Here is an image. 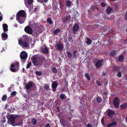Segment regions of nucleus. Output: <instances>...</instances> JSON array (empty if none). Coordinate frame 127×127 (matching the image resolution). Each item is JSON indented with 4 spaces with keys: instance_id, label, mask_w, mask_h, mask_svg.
I'll return each instance as SVG.
<instances>
[{
    "instance_id": "nucleus-1",
    "label": "nucleus",
    "mask_w": 127,
    "mask_h": 127,
    "mask_svg": "<svg viewBox=\"0 0 127 127\" xmlns=\"http://www.w3.org/2000/svg\"><path fill=\"white\" fill-rule=\"evenodd\" d=\"M26 14L23 10H20L16 16V19L20 24L23 23L26 20Z\"/></svg>"
},
{
    "instance_id": "nucleus-2",
    "label": "nucleus",
    "mask_w": 127,
    "mask_h": 127,
    "mask_svg": "<svg viewBox=\"0 0 127 127\" xmlns=\"http://www.w3.org/2000/svg\"><path fill=\"white\" fill-rule=\"evenodd\" d=\"M23 41L21 39L18 40L19 43L23 48H28L29 44V38L27 36L24 35L23 37Z\"/></svg>"
},
{
    "instance_id": "nucleus-3",
    "label": "nucleus",
    "mask_w": 127,
    "mask_h": 127,
    "mask_svg": "<svg viewBox=\"0 0 127 127\" xmlns=\"http://www.w3.org/2000/svg\"><path fill=\"white\" fill-rule=\"evenodd\" d=\"M18 117V115L15 114H11L7 116L8 123L11 125H13L15 120Z\"/></svg>"
},
{
    "instance_id": "nucleus-4",
    "label": "nucleus",
    "mask_w": 127,
    "mask_h": 127,
    "mask_svg": "<svg viewBox=\"0 0 127 127\" xmlns=\"http://www.w3.org/2000/svg\"><path fill=\"white\" fill-rule=\"evenodd\" d=\"M33 2V0H24V3L27 7L29 8V11L30 12L32 9L33 8L32 4Z\"/></svg>"
},
{
    "instance_id": "nucleus-5",
    "label": "nucleus",
    "mask_w": 127,
    "mask_h": 127,
    "mask_svg": "<svg viewBox=\"0 0 127 127\" xmlns=\"http://www.w3.org/2000/svg\"><path fill=\"white\" fill-rule=\"evenodd\" d=\"M45 61V60L43 59L42 60H39L36 58L34 57L33 60H32V62L34 65H42L43 62Z\"/></svg>"
},
{
    "instance_id": "nucleus-6",
    "label": "nucleus",
    "mask_w": 127,
    "mask_h": 127,
    "mask_svg": "<svg viewBox=\"0 0 127 127\" xmlns=\"http://www.w3.org/2000/svg\"><path fill=\"white\" fill-rule=\"evenodd\" d=\"M19 63L18 62H16L11 65L10 69L12 72H16L19 70Z\"/></svg>"
},
{
    "instance_id": "nucleus-7",
    "label": "nucleus",
    "mask_w": 127,
    "mask_h": 127,
    "mask_svg": "<svg viewBox=\"0 0 127 127\" xmlns=\"http://www.w3.org/2000/svg\"><path fill=\"white\" fill-rule=\"evenodd\" d=\"M27 53L25 51H23L21 52L20 55V56L21 59H25L27 57Z\"/></svg>"
},
{
    "instance_id": "nucleus-8",
    "label": "nucleus",
    "mask_w": 127,
    "mask_h": 127,
    "mask_svg": "<svg viewBox=\"0 0 127 127\" xmlns=\"http://www.w3.org/2000/svg\"><path fill=\"white\" fill-rule=\"evenodd\" d=\"M119 100L118 97H116L114 99L113 103L115 107L118 108L119 107Z\"/></svg>"
},
{
    "instance_id": "nucleus-9",
    "label": "nucleus",
    "mask_w": 127,
    "mask_h": 127,
    "mask_svg": "<svg viewBox=\"0 0 127 127\" xmlns=\"http://www.w3.org/2000/svg\"><path fill=\"white\" fill-rule=\"evenodd\" d=\"M25 31L26 32L29 34L32 33L33 32L32 29L29 26L26 27L25 29Z\"/></svg>"
},
{
    "instance_id": "nucleus-10",
    "label": "nucleus",
    "mask_w": 127,
    "mask_h": 127,
    "mask_svg": "<svg viewBox=\"0 0 127 127\" xmlns=\"http://www.w3.org/2000/svg\"><path fill=\"white\" fill-rule=\"evenodd\" d=\"M79 29V25L77 24L75 25L72 29V32L74 34H75Z\"/></svg>"
},
{
    "instance_id": "nucleus-11",
    "label": "nucleus",
    "mask_w": 127,
    "mask_h": 127,
    "mask_svg": "<svg viewBox=\"0 0 127 127\" xmlns=\"http://www.w3.org/2000/svg\"><path fill=\"white\" fill-rule=\"evenodd\" d=\"M58 86V84L55 81L52 84V90L54 91L56 90V88Z\"/></svg>"
},
{
    "instance_id": "nucleus-12",
    "label": "nucleus",
    "mask_w": 127,
    "mask_h": 127,
    "mask_svg": "<svg viewBox=\"0 0 127 127\" xmlns=\"http://www.w3.org/2000/svg\"><path fill=\"white\" fill-rule=\"evenodd\" d=\"M103 61L101 60L98 61L95 64V66L97 68L101 67L103 64Z\"/></svg>"
},
{
    "instance_id": "nucleus-13",
    "label": "nucleus",
    "mask_w": 127,
    "mask_h": 127,
    "mask_svg": "<svg viewBox=\"0 0 127 127\" xmlns=\"http://www.w3.org/2000/svg\"><path fill=\"white\" fill-rule=\"evenodd\" d=\"M55 47L58 49L60 50L63 48V45L61 43L57 44L55 45Z\"/></svg>"
},
{
    "instance_id": "nucleus-14",
    "label": "nucleus",
    "mask_w": 127,
    "mask_h": 127,
    "mask_svg": "<svg viewBox=\"0 0 127 127\" xmlns=\"http://www.w3.org/2000/svg\"><path fill=\"white\" fill-rule=\"evenodd\" d=\"M2 39L3 40H6L8 38V35L6 33L3 32L1 34Z\"/></svg>"
},
{
    "instance_id": "nucleus-15",
    "label": "nucleus",
    "mask_w": 127,
    "mask_h": 127,
    "mask_svg": "<svg viewBox=\"0 0 127 127\" xmlns=\"http://www.w3.org/2000/svg\"><path fill=\"white\" fill-rule=\"evenodd\" d=\"M41 50L43 53H47L48 52V49L45 45L41 47Z\"/></svg>"
},
{
    "instance_id": "nucleus-16",
    "label": "nucleus",
    "mask_w": 127,
    "mask_h": 127,
    "mask_svg": "<svg viewBox=\"0 0 127 127\" xmlns=\"http://www.w3.org/2000/svg\"><path fill=\"white\" fill-rule=\"evenodd\" d=\"M117 123L115 122H113L109 124L107 126V127H113L117 126Z\"/></svg>"
},
{
    "instance_id": "nucleus-17",
    "label": "nucleus",
    "mask_w": 127,
    "mask_h": 127,
    "mask_svg": "<svg viewBox=\"0 0 127 127\" xmlns=\"http://www.w3.org/2000/svg\"><path fill=\"white\" fill-rule=\"evenodd\" d=\"M32 84L31 82H29L28 84L25 85V87L27 89H30L31 87Z\"/></svg>"
},
{
    "instance_id": "nucleus-18",
    "label": "nucleus",
    "mask_w": 127,
    "mask_h": 127,
    "mask_svg": "<svg viewBox=\"0 0 127 127\" xmlns=\"http://www.w3.org/2000/svg\"><path fill=\"white\" fill-rule=\"evenodd\" d=\"M2 27L3 28V30L4 32H6L8 31V26L6 24H3L2 25Z\"/></svg>"
},
{
    "instance_id": "nucleus-19",
    "label": "nucleus",
    "mask_w": 127,
    "mask_h": 127,
    "mask_svg": "<svg viewBox=\"0 0 127 127\" xmlns=\"http://www.w3.org/2000/svg\"><path fill=\"white\" fill-rule=\"evenodd\" d=\"M114 111H112L110 110L108 112V115L110 117H112V115L114 114Z\"/></svg>"
},
{
    "instance_id": "nucleus-20",
    "label": "nucleus",
    "mask_w": 127,
    "mask_h": 127,
    "mask_svg": "<svg viewBox=\"0 0 127 127\" xmlns=\"http://www.w3.org/2000/svg\"><path fill=\"white\" fill-rule=\"evenodd\" d=\"M127 107V103H125L123 104H122L120 107L121 109H124L126 108Z\"/></svg>"
},
{
    "instance_id": "nucleus-21",
    "label": "nucleus",
    "mask_w": 127,
    "mask_h": 127,
    "mask_svg": "<svg viewBox=\"0 0 127 127\" xmlns=\"http://www.w3.org/2000/svg\"><path fill=\"white\" fill-rule=\"evenodd\" d=\"M70 124L69 123H66L65 122H63L61 123V125L63 126H68Z\"/></svg>"
},
{
    "instance_id": "nucleus-22",
    "label": "nucleus",
    "mask_w": 127,
    "mask_h": 127,
    "mask_svg": "<svg viewBox=\"0 0 127 127\" xmlns=\"http://www.w3.org/2000/svg\"><path fill=\"white\" fill-rule=\"evenodd\" d=\"M86 42L88 44H90L92 43V41L90 38H87V41H86Z\"/></svg>"
},
{
    "instance_id": "nucleus-23",
    "label": "nucleus",
    "mask_w": 127,
    "mask_h": 127,
    "mask_svg": "<svg viewBox=\"0 0 127 127\" xmlns=\"http://www.w3.org/2000/svg\"><path fill=\"white\" fill-rule=\"evenodd\" d=\"M85 76L86 77L87 79L89 81L91 80V79L90 77V76H89V75L88 73H85Z\"/></svg>"
},
{
    "instance_id": "nucleus-24",
    "label": "nucleus",
    "mask_w": 127,
    "mask_h": 127,
    "mask_svg": "<svg viewBox=\"0 0 127 127\" xmlns=\"http://www.w3.org/2000/svg\"><path fill=\"white\" fill-rule=\"evenodd\" d=\"M119 60L120 62H122L124 60V57L122 55L120 56L119 57Z\"/></svg>"
},
{
    "instance_id": "nucleus-25",
    "label": "nucleus",
    "mask_w": 127,
    "mask_h": 127,
    "mask_svg": "<svg viewBox=\"0 0 127 127\" xmlns=\"http://www.w3.org/2000/svg\"><path fill=\"white\" fill-rule=\"evenodd\" d=\"M5 117L4 116L2 117L1 118V120L2 123H4L6 122Z\"/></svg>"
},
{
    "instance_id": "nucleus-26",
    "label": "nucleus",
    "mask_w": 127,
    "mask_h": 127,
    "mask_svg": "<svg viewBox=\"0 0 127 127\" xmlns=\"http://www.w3.org/2000/svg\"><path fill=\"white\" fill-rule=\"evenodd\" d=\"M91 7L92 9H93L95 11H97L98 10V8L95 6H92Z\"/></svg>"
},
{
    "instance_id": "nucleus-27",
    "label": "nucleus",
    "mask_w": 127,
    "mask_h": 127,
    "mask_svg": "<svg viewBox=\"0 0 127 127\" xmlns=\"http://www.w3.org/2000/svg\"><path fill=\"white\" fill-rule=\"evenodd\" d=\"M60 97L62 99H64L66 97L65 95L62 94L60 95Z\"/></svg>"
},
{
    "instance_id": "nucleus-28",
    "label": "nucleus",
    "mask_w": 127,
    "mask_h": 127,
    "mask_svg": "<svg viewBox=\"0 0 127 127\" xmlns=\"http://www.w3.org/2000/svg\"><path fill=\"white\" fill-rule=\"evenodd\" d=\"M7 98V96L6 95H4L3 96L2 98V101H5L6 100Z\"/></svg>"
},
{
    "instance_id": "nucleus-29",
    "label": "nucleus",
    "mask_w": 127,
    "mask_h": 127,
    "mask_svg": "<svg viewBox=\"0 0 127 127\" xmlns=\"http://www.w3.org/2000/svg\"><path fill=\"white\" fill-rule=\"evenodd\" d=\"M112 10V9L110 7L108 8L106 10L107 13L108 14H109Z\"/></svg>"
},
{
    "instance_id": "nucleus-30",
    "label": "nucleus",
    "mask_w": 127,
    "mask_h": 127,
    "mask_svg": "<svg viewBox=\"0 0 127 127\" xmlns=\"http://www.w3.org/2000/svg\"><path fill=\"white\" fill-rule=\"evenodd\" d=\"M96 100L97 101L98 103L102 101V99L99 96H98L97 97Z\"/></svg>"
},
{
    "instance_id": "nucleus-31",
    "label": "nucleus",
    "mask_w": 127,
    "mask_h": 127,
    "mask_svg": "<svg viewBox=\"0 0 127 127\" xmlns=\"http://www.w3.org/2000/svg\"><path fill=\"white\" fill-rule=\"evenodd\" d=\"M16 94V92L15 91H14L12 92L10 94L11 96L12 97L13 96L15 95Z\"/></svg>"
},
{
    "instance_id": "nucleus-32",
    "label": "nucleus",
    "mask_w": 127,
    "mask_h": 127,
    "mask_svg": "<svg viewBox=\"0 0 127 127\" xmlns=\"http://www.w3.org/2000/svg\"><path fill=\"white\" fill-rule=\"evenodd\" d=\"M32 123L33 125H35L36 124V120L35 118L33 119L32 121Z\"/></svg>"
},
{
    "instance_id": "nucleus-33",
    "label": "nucleus",
    "mask_w": 127,
    "mask_h": 127,
    "mask_svg": "<svg viewBox=\"0 0 127 127\" xmlns=\"http://www.w3.org/2000/svg\"><path fill=\"white\" fill-rule=\"evenodd\" d=\"M66 4L67 5V6H68V7H70L71 6V3H70V2L68 0H67L66 1Z\"/></svg>"
},
{
    "instance_id": "nucleus-34",
    "label": "nucleus",
    "mask_w": 127,
    "mask_h": 127,
    "mask_svg": "<svg viewBox=\"0 0 127 127\" xmlns=\"http://www.w3.org/2000/svg\"><path fill=\"white\" fill-rule=\"evenodd\" d=\"M47 22H49L50 24H52L53 23V22L51 20L50 18H48L47 19Z\"/></svg>"
},
{
    "instance_id": "nucleus-35",
    "label": "nucleus",
    "mask_w": 127,
    "mask_h": 127,
    "mask_svg": "<svg viewBox=\"0 0 127 127\" xmlns=\"http://www.w3.org/2000/svg\"><path fill=\"white\" fill-rule=\"evenodd\" d=\"M32 22L33 23V24H32L31 25H32L34 26H37L38 24L37 22L36 23L35 22H34L33 21H32Z\"/></svg>"
},
{
    "instance_id": "nucleus-36",
    "label": "nucleus",
    "mask_w": 127,
    "mask_h": 127,
    "mask_svg": "<svg viewBox=\"0 0 127 127\" xmlns=\"http://www.w3.org/2000/svg\"><path fill=\"white\" fill-rule=\"evenodd\" d=\"M60 31V30L59 29H57L54 31V33L55 34H56L59 32Z\"/></svg>"
},
{
    "instance_id": "nucleus-37",
    "label": "nucleus",
    "mask_w": 127,
    "mask_h": 127,
    "mask_svg": "<svg viewBox=\"0 0 127 127\" xmlns=\"http://www.w3.org/2000/svg\"><path fill=\"white\" fill-rule=\"evenodd\" d=\"M52 71L54 73H56L57 72V70L55 67H54L52 68Z\"/></svg>"
},
{
    "instance_id": "nucleus-38",
    "label": "nucleus",
    "mask_w": 127,
    "mask_h": 127,
    "mask_svg": "<svg viewBox=\"0 0 127 127\" xmlns=\"http://www.w3.org/2000/svg\"><path fill=\"white\" fill-rule=\"evenodd\" d=\"M67 55H68V57L70 58H71L72 56V55L69 52H67Z\"/></svg>"
},
{
    "instance_id": "nucleus-39",
    "label": "nucleus",
    "mask_w": 127,
    "mask_h": 127,
    "mask_svg": "<svg viewBox=\"0 0 127 127\" xmlns=\"http://www.w3.org/2000/svg\"><path fill=\"white\" fill-rule=\"evenodd\" d=\"M36 74L37 75L40 76L42 74L41 72L40 71H37L36 72Z\"/></svg>"
},
{
    "instance_id": "nucleus-40",
    "label": "nucleus",
    "mask_w": 127,
    "mask_h": 127,
    "mask_svg": "<svg viewBox=\"0 0 127 127\" xmlns=\"http://www.w3.org/2000/svg\"><path fill=\"white\" fill-rule=\"evenodd\" d=\"M34 11L35 12H36L38 11L39 10V7L37 6L35 7L34 9Z\"/></svg>"
},
{
    "instance_id": "nucleus-41",
    "label": "nucleus",
    "mask_w": 127,
    "mask_h": 127,
    "mask_svg": "<svg viewBox=\"0 0 127 127\" xmlns=\"http://www.w3.org/2000/svg\"><path fill=\"white\" fill-rule=\"evenodd\" d=\"M44 88L46 90H47L49 89V86L47 84L44 85Z\"/></svg>"
},
{
    "instance_id": "nucleus-42",
    "label": "nucleus",
    "mask_w": 127,
    "mask_h": 127,
    "mask_svg": "<svg viewBox=\"0 0 127 127\" xmlns=\"http://www.w3.org/2000/svg\"><path fill=\"white\" fill-rule=\"evenodd\" d=\"M31 63L29 62L27 65L26 66V68L28 69L31 66Z\"/></svg>"
},
{
    "instance_id": "nucleus-43",
    "label": "nucleus",
    "mask_w": 127,
    "mask_h": 127,
    "mask_svg": "<svg viewBox=\"0 0 127 127\" xmlns=\"http://www.w3.org/2000/svg\"><path fill=\"white\" fill-rule=\"evenodd\" d=\"M117 76L118 77H121L122 76V74L121 72H119L117 75Z\"/></svg>"
},
{
    "instance_id": "nucleus-44",
    "label": "nucleus",
    "mask_w": 127,
    "mask_h": 127,
    "mask_svg": "<svg viewBox=\"0 0 127 127\" xmlns=\"http://www.w3.org/2000/svg\"><path fill=\"white\" fill-rule=\"evenodd\" d=\"M72 39L73 38L72 37H70L68 39V41H71V42H73V40Z\"/></svg>"
},
{
    "instance_id": "nucleus-45",
    "label": "nucleus",
    "mask_w": 127,
    "mask_h": 127,
    "mask_svg": "<svg viewBox=\"0 0 127 127\" xmlns=\"http://www.w3.org/2000/svg\"><path fill=\"white\" fill-rule=\"evenodd\" d=\"M13 87V85H11V87L9 88H8V91L10 92L11 91V89Z\"/></svg>"
},
{
    "instance_id": "nucleus-46",
    "label": "nucleus",
    "mask_w": 127,
    "mask_h": 127,
    "mask_svg": "<svg viewBox=\"0 0 127 127\" xmlns=\"http://www.w3.org/2000/svg\"><path fill=\"white\" fill-rule=\"evenodd\" d=\"M73 56L74 58H76V55L75 53H73Z\"/></svg>"
},
{
    "instance_id": "nucleus-47",
    "label": "nucleus",
    "mask_w": 127,
    "mask_h": 127,
    "mask_svg": "<svg viewBox=\"0 0 127 127\" xmlns=\"http://www.w3.org/2000/svg\"><path fill=\"white\" fill-rule=\"evenodd\" d=\"M96 83L98 86H100L101 85L100 83L98 81H96Z\"/></svg>"
},
{
    "instance_id": "nucleus-48",
    "label": "nucleus",
    "mask_w": 127,
    "mask_h": 127,
    "mask_svg": "<svg viewBox=\"0 0 127 127\" xmlns=\"http://www.w3.org/2000/svg\"><path fill=\"white\" fill-rule=\"evenodd\" d=\"M101 5L103 7H104L106 6V4L104 3H102L101 4Z\"/></svg>"
},
{
    "instance_id": "nucleus-49",
    "label": "nucleus",
    "mask_w": 127,
    "mask_h": 127,
    "mask_svg": "<svg viewBox=\"0 0 127 127\" xmlns=\"http://www.w3.org/2000/svg\"><path fill=\"white\" fill-rule=\"evenodd\" d=\"M104 119L103 118L101 120V122L102 123V124H103L104 123Z\"/></svg>"
},
{
    "instance_id": "nucleus-50",
    "label": "nucleus",
    "mask_w": 127,
    "mask_h": 127,
    "mask_svg": "<svg viewBox=\"0 0 127 127\" xmlns=\"http://www.w3.org/2000/svg\"><path fill=\"white\" fill-rule=\"evenodd\" d=\"M45 127H50V126L49 124H47L45 126Z\"/></svg>"
},
{
    "instance_id": "nucleus-51",
    "label": "nucleus",
    "mask_w": 127,
    "mask_h": 127,
    "mask_svg": "<svg viewBox=\"0 0 127 127\" xmlns=\"http://www.w3.org/2000/svg\"><path fill=\"white\" fill-rule=\"evenodd\" d=\"M88 127H92V126L91 124H88Z\"/></svg>"
},
{
    "instance_id": "nucleus-52",
    "label": "nucleus",
    "mask_w": 127,
    "mask_h": 127,
    "mask_svg": "<svg viewBox=\"0 0 127 127\" xmlns=\"http://www.w3.org/2000/svg\"><path fill=\"white\" fill-rule=\"evenodd\" d=\"M125 17L126 19L127 20V12L125 15Z\"/></svg>"
},
{
    "instance_id": "nucleus-53",
    "label": "nucleus",
    "mask_w": 127,
    "mask_h": 127,
    "mask_svg": "<svg viewBox=\"0 0 127 127\" xmlns=\"http://www.w3.org/2000/svg\"><path fill=\"white\" fill-rule=\"evenodd\" d=\"M2 17L1 16H0V21L2 20Z\"/></svg>"
},
{
    "instance_id": "nucleus-54",
    "label": "nucleus",
    "mask_w": 127,
    "mask_h": 127,
    "mask_svg": "<svg viewBox=\"0 0 127 127\" xmlns=\"http://www.w3.org/2000/svg\"><path fill=\"white\" fill-rule=\"evenodd\" d=\"M77 52V51L76 50H75L74 51L73 53H75Z\"/></svg>"
},
{
    "instance_id": "nucleus-55",
    "label": "nucleus",
    "mask_w": 127,
    "mask_h": 127,
    "mask_svg": "<svg viewBox=\"0 0 127 127\" xmlns=\"http://www.w3.org/2000/svg\"><path fill=\"white\" fill-rule=\"evenodd\" d=\"M107 94V92H104L103 93V94L104 95H106Z\"/></svg>"
},
{
    "instance_id": "nucleus-56",
    "label": "nucleus",
    "mask_w": 127,
    "mask_h": 127,
    "mask_svg": "<svg viewBox=\"0 0 127 127\" xmlns=\"http://www.w3.org/2000/svg\"><path fill=\"white\" fill-rule=\"evenodd\" d=\"M38 35V34L36 33V34H34V35L35 36H37Z\"/></svg>"
},
{
    "instance_id": "nucleus-57",
    "label": "nucleus",
    "mask_w": 127,
    "mask_h": 127,
    "mask_svg": "<svg viewBox=\"0 0 127 127\" xmlns=\"http://www.w3.org/2000/svg\"><path fill=\"white\" fill-rule=\"evenodd\" d=\"M5 51V50H4L3 49V48L2 49V51H1V52H2V51Z\"/></svg>"
},
{
    "instance_id": "nucleus-58",
    "label": "nucleus",
    "mask_w": 127,
    "mask_h": 127,
    "mask_svg": "<svg viewBox=\"0 0 127 127\" xmlns=\"http://www.w3.org/2000/svg\"><path fill=\"white\" fill-rule=\"evenodd\" d=\"M24 97H27V95H24Z\"/></svg>"
},
{
    "instance_id": "nucleus-59",
    "label": "nucleus",
    "mask_w": 127,
    "mask_h": 127,
    "mask_svg": "<svg viewBox=\"0 0 127 127\" xmlns=\"http://www.w3.org/2000/svg\"><path fill=\"white\" fill-rule=\"evenodd\" d=\"M111 17L113 18L114 17V16L113 15H112L111 16Z\"/></svg>"
},
{
    "instance_id": "nucleus-60",
    "label": "nucleus",
    "mask_w": 127,
    "mask_h": 127,
    "mask_svg": "<svg viewBox=\"0 0 127 127\" xmlns=\"http://www.w3.org/2000/svg\"><path fill=\"white\" fill-rule=\"evenodd\" d=\"M59 107H57V109H59Z\"/></svg>"
},
{
    "instance_id": "nucleus-61",
    "label": "nucleus",
    "mask_w": 127,
    "mask_h": 127,
    "mask_svg": "<svg viewBox=\"0 0 127 127\" xmlns=\"http://www.w3.org/2000/svg\"><path fill=\"white\" fill-rule=\"evenodd\" d=\"M126 121L127 122V116L126 117Z\"/></svg>"
},
{
    "instance_id": "nucleus-62",
    "label": "nucleus",
    "mask_w": 127,
    "mask_h": 127,
    "mask_svg": "<svg viewBox=\"0 0 127 127\" xmlns=\"http://www.w3.org/2000/svg\"><path fill=\"white\" fill-rule=\"evenodd\" d=\"M15 26L16 27H17V26H16V25H15Z\"/></svg>"
},
{
    "instance_id": "nucleus-63",
    "label": "nucleus",
    "mask_w": 127,
    "mask_h": 127,
    "mask_svg": "<svg viewBox=\"0 0 127 127\" xmlns=\"http://www.w3.org/2000/svg\"><path fill=\"white\" fill-rule=\"evenodd\" d=\"M1 85H2V86L3 87V85L2 84H1Z\"/></svg>"
},
{
    "instance_id": "nucleus-64",
    "label": "nucleus",
    "mask_w": 127,
    "mask_h": 127,
    "mask_svg": "<svg viewBox=\"0 0 127 127\" xmlns=\"http://www.w3.org/2000/svg\"><path fill=\"white\" fill-rule=\"evenodd\" d=\"M126 31H127V29H126Z\"/></svg>"
}]
</instances>
